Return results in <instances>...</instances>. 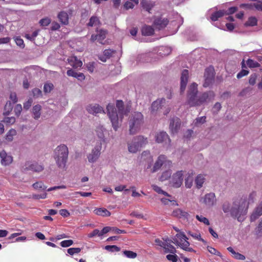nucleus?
Wrapping results in <instances>:
<instances>
[{"instance_id": "nucleus-1", "label": "nucleus", "mask_w": 262, "mask_h": 262, "mask_svg": "<svg viewBox=\"0 0 262 262\" xmlns=\"http://www.w3.org/2000/svg\"><path fill=\"white\" fill-rule=\"evenodd\" d=\"M116 107L118 113L113 104H108L106 107L108 116L115 130L120 125L124 116H127L131 110V105L127 104L125 106L122 100H117Z\"/></svg>"}, {"instance_id": "nucleus-2", "label": "nucleus", "mask_w": 262, "mask_h": 262, "mask_svg": "<svg viewBox=\"0 0 262 262\" xmlns=\"http://www.w3.org/2000/svg\"><path fill=\"white\" fill-rule=\"evenodd\" d=\"M198 84L193 82L189 86L187 92V103L190 106H200L205 102L213 100L215 94L213 91H208L198 95Z\"/></svg>"}, {"instance_id": "nucleus-3", "label": "nucleus", "mask_w": 262, "mask_h": 262, "mask_svg": "<svg viewBox=\"0 0 262 262\" xmlns=\"http://www.w3.org/2000/svg\"><path fill=\"white\" fill-rule=\"evenodd\" d=\"M222 208L225 213L230 212L232 217L237 219L239 222H242L244 220V216L247 212L248 206L247 200L241 198L235 200L231 206L228 202L224 203Z\"/></svg>"}, {"instance_id": "nucleus-4", "label": "nucleus", "mask_w": 262, "mask_h": 262, "mask_svg": "<svg viewBox=\"0 0 262 262\" xmlns=\"http://www.w3.org/2000/svg\"><path fill=\"white\" fill-rule=\"evenodd\" d=\"M69 155L68 147L64 144L58 146L54 151V158L58 167L60 169L66 168Z\"/></svg>"}, {"instance_id": "nucleus-5", "label": "nucleus", "mask_w": 262, "mask_h": 262, "mask_svg": "<svg viewBox=\"0 0 262 262\" xmlns=\"http://www.w3.org/2000/svg\"><path fill=\"white\" fill-rule=\"evenodd\" d=\"M130 134H135L143 123V116L140 112H134L129 117L128 121Z\"/></svg>"}, {"instance_id": "nucleus-6", "label": "nucleus", "mask_w": 262, "mask_h": 262, "mask_svg": "<svg viewBox=\"0 0 262 262\" xmlns=\"http://www.w3.org/2000/svg\"><path fill=\"white\" fill-rule=\"evenodd\" d=\"M172 239V242L183 250L190 252H196L195 250L189 247L190 243L187 241L188 238L183 232L178 233Z\"/></svg>"}, {"instance_id": "nucleus-7", "label": "nucleus", "mask_w": 262, "mask_h": 262, "mask_svg": "<svg viewBox=\"0 0 262 262\" xmlns=\"http://www.w3.org/2000/svg\"><path fill=\"white\" fill-rule=\"evenodd\" d=\"M148 143L147 138L142 136H138L134 138L130 143H128V151L132 153H136L141 147Z\"/></svg>"}, {"instance_id": "nucleus-8", "label": "nucleus", "mask_w": 262, "mask_h": 262, "mask_svg": "<svg viewBox=\"0 0 262 262\" xmlns=\"http://www.w3.org/2000/svg\"><path fill=\"white\" fill-rule=\"evenodd\" d=\"M165 104V99L164 98H161L160 99H157L154 101L151 106V113L154 114H155L157 111H160L165 108V110L163 112L164 115H166L170 112L169 107H165L164 104Z\"/></svg>"}, {"instance_id": "nucleus-9", "label": "nucleus", "mask_w": 262, "mask_h": 262, "mask_svg": "<svg viewBox=\"0 0 262 262\" xmlns=\"http://www.w3.org/2000/svg\"><path fill=\"white\" fill-rule=\"evenodd\" d=\"M43 169V166L42 165L38 164L36 162H27L23 167V170H32L34 172H40Z\"/></svg>"}, {"instance_id": "nucleus-10", "label": "nucleus", "mask_w": 262, "mask_h": 262, "mask_svg": "<svg viewBox=\"0 0 262 262\" xmlns=\"http://www.w3.org/2000/svg\"><path fill=\"white\" fill-rule=\"evenodd\" d=\"M183 181V172L182 170L178 171L173 174L171 183L172 186L175 188L180 187Z\"/></svg>"}, {"instance_id": "nucleus-11", "label": "nucleus", "mask_w": 262, "mask_h": 262, "mask_svg": "<svg viewBox=\"0 0 262 262\" xmlns=\"http://www.w3.org/2000/svg\"><path fill=\"white\" fill-rule=\"evenodd\" d=\"M101 143H99L96 145L94 148L92 150V152L88 156V160L91 163L95 162L100 155V151L101 150Z\"/></svg>"}, {"instance_id": "nucleus-12", "label": "nucleus", "mask_w": 262, "mask_h": 262, "mask_svg": "<svg viewBox=\"0 0 262 262\" xmlns=\"http://www.w3.org/2000/svg\"><path fill=\"white\" fill-rule=\"evenodd\" d=\"M169 20L168 18L160 16L155 18L153 25L156 29L161 30L164 29L167 26Z\"/></svg>"}, {"instance_id": "nucleus-13", "label": "nucleus", "mask_w": 262, "mask_h": 262, "mask_svg": "<svg viewBox=\"0 0 262 262\" xmlns=\"http://www.w3.org/2000/svg\"><path fill=\"white\" fill-rule=\"evenodd\" d=\"M166 162H167L169 165L171 163V161H167L166 160V157L165 156L163 155H160L154 165V167L151 170V172H155L157 171Z\"/></svg>"}, {"instance_id": "nucleus-14", "label": "nucleus", "mask_w": 262, "mask_h": 262, "mask_svg": "<svg viewBox=\"0 0 262 262\" xmlns=\"http://www.w3.org/2000/svg\"><path fill=\"white\" fill-rule=\"evenodd\" d=\"M181 120L180 119L174 117L170 119L169 124V129L172 134L177 133L180 128Z\"/></svg>"}, {"instance_id": "nucleus-15", "label": "nucleus", "mask_w": 262, "mask_h": 262, "mask_svg": "<svg viewBox=\"0 0 262 262\" xmlns=\"http://www.w3.org/2000/svg\"><path fill=\"white\" fill-rule=\"evenodd\" d=\"M98 33L96 35L93 34L91 37V40L93 42L97 40L100 43L104 44L103 40L105 38L107 34V31L104 30H100L97 31Z\"/></svg>"}, {"instance_id": "nucleus-16", "label": "nucleus", "mask_w": 262, "mask_h": 262, "mask_svg": "<svg viewBox=\"0 0 262 262\" xmlns=\"http://www.w3.org/2000/svg\"><path fill=\"white\" fill-rule=\"evenodd\" d=\"M188 75L189 72L187 70H184L181 73L180 86V91L181 93H184L186 89L188 82Z\"/></svg>"}, {"instance_id": "nucleus-17", "label": "nucleus", "mask_w": 262, "mask_h": 262, "mask_svg": "<svg viewBox=\"0 0 262 262\" xmlns=\"http://www.w3.org/2000/svg\"><path fill=\"white\" fill-rule=\"evenodd\" d=\"M203 202L208 206H212L216 202L215 194L212 192L206 194L203 198Z\"/></svg>"}, {"instance_id": "nucleus-18", "label": "nucleus", "mask_w": 262, "mask_h": 262, "mask_svg": "<svg viewBox=\"0 0 262 262\" xmlns=\"http://www.w3.org/2000/svg\"><path fill=\"white\" fill-rule=\"evenodd\" d=\"M86 110L89 113L92 114L93 115L104 113L103 108L97 104H90L88 105Z\"/></svg>"}, {"instance_id": "nucleus-19", "label": "nucleus", "mask_w": 262, "mask_h": 262, "mask_svg": "<svg viewBox=\"0 0 262 262\" xmlns=\"http://www.w3.org/2000/svg\"><path fill=\"white\" fill-rule=\"evenodd\" d=\"M0 157L1 158V163L4 166L9 165L13 161L12 157L8 155L5 150H2L0 152Z\"/></svg>"}, {"instance_id": "nucleus-20", "label": "nucleus", "mask_w": 262, "mask_h": 262, "mask_svg": "<svg viewBox=\"0 0 262 262\" xmlns=\"http://www.w3.org/2000/svg\"><path fill=\"white\" fill-rule=\"evenodd\" d=\"M262 215V202L256 207L250 216L251 222L255 221Z\"/></svg>"}, {"instance_id": "nucleus-21", "label": "nucleus", "mask_w": 262, "mask_h": 262, "mask_svg": "<svg viewBox=\"0 0 262 262\" xmlns=\"http://www.w3.org/2000/svg\"><path fill=\"white\" fill-rule=\"evenodd\" d=\"M68 63L74 68L77 69L81 67L82 62L78 59L76 56H71L68 59Z\"/></svg>"}, {"instance_id": "nucleus-22", "label": "nucleus", "mask_w": 262, "mask_h": 262, "mask_svg": "<svg viewBox=\"0 0 262 262\" xmlns=\"http://www.w3.org/2000/svg\"><path fill=\"white\" fill-rule=\"evenodd\" d=\"M154 32L155 30L151 26L145 25L141 29V33L143 36H151L154 35Z\"/></svg>"}, {"instance_id": "nucleus-23", "label": "nucleus", "mask_w": 262, "mask_h": 262, "mask_svg": "<svg viewBox=\"0 0 262 262\" xmlns=\"http://www.w3.org/2000/svg\"><path fill=\"white\" fill-rule=\"evenodd\" d=\"M57 17L62 25H67L69 24V15L66 11H62L60 12Z\"/></svg>"}, {"instance_id": "nucleus-24", "label": "nucleus", "mask_w": 262, "mask_h": 262, "mask_svg": "<svg viewBox=\"0 0 262 262\" xmlns=\"http://www.w3.org/2000/svg\"><path fill=\"white\" fill-rule=\"evenodd\" d=\"M156 140L158 143H162L166 140L170 142V139L166 132H161L156 136Z\"/></svg>"}, {"instance_id": "nucleus-25", "label": "nucleus", "mask_w": 262, "mask_h": 262, "mask_svg": "<svg viewBox=\"0 0 262 262\" xmlns=\"http://www.w3.org/2000/svg\"><path fill=\"white\" fill-rule=\"evenodd\" d=\"M94 212L97 215L102 216H110L111 212L104 208H97L94 210Z\"/></svg>"}, {"instance_id": "nucleus-26", "label": "nucleus", "mask_w": 262, "mask_h": 262, "mask_svg": "<svg viewBox=\"0 0 262 262\" xmlns=\"http://www.w3.org/2000/svg\"><path fill=\"white\" fill-rule=\"evenodd\" d=\"M115 52V51L111 49H106L103 51V55L100 56L99 59L105 62L107 59H109Z\"/></svg>"}, {"instance_id": "nucleus-27", "label": "nucleus", "mask_w": 262, "mask_h": 262, "mask_svg": "<svg viewBox=\"0 0 262 262\" xmlns=\"http://www.w3.org/2000/svg\"><path fill=\"white\" fill-rule=\"evenodd\" d=\"M141 5L143 8L150 13V11L154 6V4L147 0H142L141 2Z\"/></svg>"}, {"instance_id": "nucleus-28", "label": "nucleus", "mask_w": 262, "mask_h": 262, "mask_svg": "<svg viewBox=\"0 0 262 262\" xmlns=\"http://www.w3.org/2000/svg\"><path fill=\"white\" fill-rule=\"evenodd\" d=\"M172 214L173 216L179 218L184 217L186 219L188 217V216L189 215V214L187 212L184 211L179 208L173 210Z\"/></svg>"}, {"instance_id": "nucleus-29", "label": "nucleus", "mask_w": 262, "mask_h": 262, "mask_svg": "<svg viewBox=\"0 0 262 262\" xmlns=\"http://www.w3.org/2000/svg\"><path fill=\"white\" fill-rule=\"evenodd\" d=\"M41 106L39 104L35 105L33 107L32 113L35 119H38L40 118L41 115Z\"/></svg>"}, {"instance_id": "nucleus-30", "label": "nucleus", "mask_w": 262, "mask_h": 262, "mask_svg": "<svg viewBox=\"0 0 262 262\" xmlns=\"http://www.w3.org/2000/svg\"><path fill=\"white\" fill-rule=\"evenodd\" d=\"M225 14V11L224 10H219L212 13L210 18L212 21H216L219 18L223 16Z\"/></svg>"}, {"instance_id": "nucleus-31", "label": "nucleus", "mask_w": 262, "mask_h": 262, "mask_svg": "<svg viewBox=\"0 0 262 262\" xmlns=\"http://www.w3.org/2000/svg\"><path fill=\"white\" fill-rule=\"evenodd\" d=\"M205 178L204 177L202 174H199L195 180V183L196 184V186L198 189H200L203 186V184L205 182Z\"/></svg>"}, {"instance_id": "nucleus-32", "label": "nucleus", "mask_w": 262, "mask_h": 262, "mask_svg": "<svg viewBox=\"0 0 262 262\" xmlns=\"http://www.w3.org/2000/svg\"><path fill=\"white\" fill-rule=\"evenodd\" d=\"M242 68L243 69L237 74L236 76L238 79L241 78L242 77L247 75L249 73V71L248 70L244 69V68H246L244 60H243L242 62Z\"/></svg>"}, {"instance_id": "nucleus-33", "label": "nucleus", "mask_w": 262, "mask_h": 262, "mask_svg": "<svg viewBox=\"0 0 262 262\" xmlns=\"http://www.w3.org/2000/svg\"><path fill=\"white\" fill-rule=\"evenodd\" d=\"M100 24V21L99 18L96 16H92L90 19L88 26L90 27H93L95 26H99Z\"/></svg>"}, {"instance_id": "nucleus-34", "label": "nucleus", "mask_w": 262, "mask_h": 262, "mask_svg": "<svg viewBox=\"0 0 262 262\" xmlns=\"http://www.w3.org/2000/svg\"><path fill=\"white\" fill-rule=\"evenodd\" d=\"M210 77L212 78H214V69L211 66L206 68L204 73L205 78H208Z\"/></svg>"}, {"instance_id": "nucleus-35", "label": "nucleus", "mask_w": 262, "mask_h": 262, "mask_svg": "<svg viewBox=\"0 0 262 262\" xmlns=\"http://www.w3.org/2000/svg\"><path fill=\"white\" fill-rule=\"evenodd\" d=\"M151 187L153 189L154 191H155L156 192H157L159 194H162L165 196L171 197V195L169 194L166 191H163L160 187L156 185H152Z\"/></svg>"}, {"instance_id": "nucleus-36", "label": "nucleus", "mask_w": 262, "mask_h": 262, "mask_svg": "<svg viewBox=\"0 0 262 262\" xmlns=\"http://www.w3.org/2000/svg\"><path fill=\"white\" fill-rule=\"evenodd\" d=\"M188 234L190 235L193 238L197 239L199 241L202 242L204 244H206V242L201 237V234L199 232H191L190 231L188 232Z\"/></svg>"}, {"instance_id": "nucleus-37", "label": "nucleus", "mask_w": 262, "mask_h": 262, "mask_svg": "<svg viewBox=\"0 0 262 262\" xmlns=\"http://www.w3.org/2000/svg\"><path fill=\"white\" fill-rule=\"evenodd\" d=\"M13 108V104L10 101L7 102L4 107V115H8L12 111Z\"/></svg>"}, {"instance_id": "nucleus-38", "label": "nucleus", "mask_w": 262, "mask_h": 262, "mask_svg": "<svg viewBox=\"0 0 262 262\" xmlns=\"http://www.w3.org/2000/svg\"><path fill=\"white\" fill-rule=\"evenodd\" d=\"M16 135V131L14 129H11L7 133L6 136V140L8 141H12L13 137Z\"/></svg>"}, {"instance_id": "nucleus-39", "label": "nucleus", "mask_w": 262, "mask_h": 262, "mask_svg": "<svg viewBox=\"0 0 262 262\" xmlns=\"http://www.w3.org/2000/svg\"><path fill=\"white\" fill-rule=\"evenodd\" d=\"M246 63L248 67L250 68H257L260 67V64L258 62L251 59H248L247 60Z\"/></svg>"}, {"instance_id": "nucleus-40", "label": "nucleus", "mask_w": 262, "mask_h": 262, "mask_svg": "<svg viewBox=\"0 0 262 262\" xmlns=\"http://www.w3.org/2000/svg\"><path fill=\"white\" fill-rule=\"evenodd\" d=\"M171 175V171L170 170H166L162 173L159 180L162 182L165 181L166 180H167L169 178H170Z\"/></svg>"}, {"instance_id": "nucleus-41", "label": "nucleus", "mask_w": 262, "mask_h": 262, "mask_svg": "<svg viewBox=\"0 0 262 262\" xmlns=\"http://www.w3.org/2000/svg\"><path fill=\"white\" fill-rule=\"evenodd\" d=\"M257 19L255 17H250L245 25L246 26H255L257 25Z\"/></svg>"}, {"instance_id": "nucleus-42", "label": "nucleus", "mask_w": 262, "mask_h": 262, "mask_svg": "<svg viewBox=\"0 0 262 262\" xmlns=\"http://www.w3.org/2000/svg\"><path fill=\"white\" fill-rule=\"evenodd\" d=\"M123 254L129 258H135L137 256V254L132 251L124 250L123 251Z\"/></svg>"}, {"instance_id": "nucleus-43", "label": "nucleus", "mask_w": 262, "mask_h": 262, "mask_svg": "<svg viewBox=\"0 0 262 262\" xmlns=\"http://www.w3.org/2000/svg\"><path fill=\"white\" fill-rule=\"evenodd\" d=\"M54 85L51 82L46 83L43 86V91L46 93H50L53 89Z\"/></svg>"}, {"instance_id": "nucleus-44", "label": "nucleus", "mask_w": 262, "mask_h": 262, "mask_svg": "<svg viewBox=\"0 0 262 262\" xmlns=\"http://www.w3.org/2000/svg\"><path fill=\"white\" fill-rule=\"evenodd\" d=\"M51 22V19L49 17L42 18L39 20V24L41 26H48Z\"/></svg>"}, {"instance_id": "nucleus-45", "label": "nucleus", "mask_w": 262, "mask_h": 262, "mask_svg": "<svg viewBox=\"0 0 262 262\" xmlns=\"http://www.w3.org/2000/svg\"><path fill=\"white\" fill-rule=\"evenodd\" d=\"M33 187L35 189L44 190L47 188L42 182H38L33 184Z\"/></svg>"}, {"instance_id": "nucleus-46", "label": "nucleus", "mask_w": 262, "mask_h": 262, "mask_svg": "<svg viewBox=\"0 0 262 262\" xmlns=\"http://www.w3.org/2000/svg\"><path fill=\"white\" fill-rule=\"evenodd\" d=\"M207 249L208 250V251L212 254H213V255H217L220 257H222V255L221 254V253L219 251H217L216 249L212 247H210V246H208L207 247Z\"/></svg>"}, {"instance_id": "nucleus-47", "label": "nucleus", "mask_w": 262, "mask_h": 262, "mask_svg": "<svg viewBox=\"0 0 262 262\" xmlns=\"http://www.w3.org/2000/svg\"><path fill=\"white\" fill-rule=\"evenodd\" d=\"M81 250L80 248H70L67 250V252L70 255H73L75 254L79 253Z\"/></svg>"}, {"instance_id": "nucleus-48", "label": "nucleus", "mask_w": 262, "mask_h": 262, "mask_svg": "<svg viewBox=\"0 0 262 262\" xmlns=\"http://www.w3.org/2000/svg\"><path fill=\"white\" fill-rule=\"evenodd\" d=\"M105 249L111 252H118L120 250V248L116 245H107L105 246Z\"/></svg>"}, {"instance_id": "nucleus-49", "label": "nucleus", "mask_w": 262, "mask_h": 262, "mask_svg": "<svg viewBox=\"0 0 262 262\" xmlns=\"http://www.w3.org/2000/svg\"><path fill=\"white\" fill-rule=\"evenodd\" d=\"M14 40L15 41L16 44L19 46L21 49L25 48V43L24 42V40L20 37L17 36L14 38Z\"/></svg>"}, {"instance_id": "nucleus-50", "label": "nucleus", "mask_w": 262, "mask_h": 262, "mask_svg": "<svg viewBox=\"0 0 262 262\" xmlns=\"http://www.w3.org/2000/svg\"><path fill=\"white\" fill-rule=\"evenodd\" d=\"M196 219L206 225H209L210 224L209 220L206 217L202 215H196Z\"/></svg>"}, {"instance_id": "nucleus-51", "label": "nucleus", "mask_w": 262, "mask_h": 262, "mask_svg": "<svg viewBox=\"0 0 262 262\" xmlns=\"http://www.w3.org/2000/svg\"><path fill=\"white\" fill-rule=\"evenodd\" d=\"M60 244L62 247H68L73 244V241L72 239L64 240L61 242Z\"/></svg>"}, {"instance_id": "nucleus-52", "label": "nucleus", "mask_w": 262, "mask_h": 262, "mask_svg": "<svg viewBox=\"0 0 262 262\" xmlns=\"http://www.w3.org/2000/svg\"><path fill=\"white\" fill-rule=\"evenodd\" d=\"M214 81V78L212 77H208V78H205V81L203 84V86L204 88H207Z\"/></svg>"}, {"instance_id": "nucleus-53", "label": "nucleus", "mask_w": 262, "mask_h": 262, "mask_svg": "<svg viewBox=\"0 0 262 262\" xmlns=\"http://www.w3.org/2000/svg\"><path fill=\"white\" fill-rule=\"evenodd\" d=\"M166 248L167 250H165V252L166 253L167 252H170L172 254H175L177 252V250L176 248L173 246L172 245L169 244H166Z\"/></svg>"}, {"instance_id": "nucleus-54", "label": "nucleus", "mask_w": 262, "mask_h": 262, "mask_svg": "<svg viewBox=\"0 0 262 262\" xmlns=\"http://www.w3.org/2000/svg\"><path fill=\"white\" fill-rule=\"evenodd\" d=\"M3 121L6 124H12L15 122V118L14 117H5Z\"/></svg>"}, {"instance_id": "nucleus-55", "label": "nucleus", "mask_w": 262, "mask_h": 262, "mask_svg": "<svg viewBox=\"0 0 262 262\" xmlns=\"http://www.w3.org/2000/svg\"><path fill=\"white\" fill-rule=\"evenodd\" d=\"M257 78V75L256 74H253L250 75L249 79V83L250 84L253 85L256 82Z\"/></svg>"}, {"instance_id": "nucleus-56", "label": "nucleus", "mask_w": 262, "mask_h": 262, "mask_svg": "<svg viewBox=\"0 0 262 262\" xmlns=\"http://www.w3.org/2000/svg\"><path fill=\"white\" fill-rule=\"evenodd\" d=\"M206 117L205 116H202L201 117H198L196 118L195 122V125H198L200 124H203L204 122H206Z\"/></svg>"}, {"instance_id": "nucleus-57", "label": "nucleus", "mask_w": 262, "mask_h": 262, "mask_svg": "<svg viewBox=\"0 0 262 262\" xmlns=\"http://www.w3.org/2000/svg\"><path fill=\"white\" fill-rule=\"evenodd\" d=\"M155 243L157 244V245L163 247L165 249V250H167V248H166V244L167 243L166 242H163V241H161L160 239L157 238V239H156Z\"/></svg>"}, {"instance_id": "nucleus-58", "label": "nucleus", "mask_w": 262, "mask_h": 262, "mask_svg": "<svg viewBox=\"0 0 262 262\" xmlns=\"http://www.w3.org/2000/svg\"><path fill=\"white\" fill-rule=\"evenodd\" d=\"M167 259L172 262H177L178 256L176 254H168L166 256Z\"/></svg>"}, {"instance_id": "nucleus-59", "label": "nucleus", "mask_w": 262, "mask_h": 262, "mask_svg": "<svg viewBox=\"0 0 262 262\" xmlns=\"http://www.w3.org/2000/svg\"><path fill=\"white\" fill-rule=\"evenodd\" d=\"M256 195V193L255 192H254V191L251 192L249 194V198H248V202H247V203L248 204V206H249V204L254 202V200L255 198Z\"/></svg>"}, {"instance_id": "nucleus-60", "label": "nucleus", "mask_w": 262, "mask_h": 262, "mask_svg": "<svg viewBox=\"0 0 262 262\" xmlns=\"http://www.w3.org/2000/svg\"><path fill=\"white\" fill-rule=\"evenodd\" d=\"M22 111V107L21 104H18L14 107V113L17 116H19Z\"/></svg>"}, {"instance_id": "nucleus-61", "label": "nucleus", "mask_w": 262, "mask_h": 262, "mask_svg": "<svg viewBox=\"0 0 262 262\" xmlns=\"http://www.w3.org/2000/svg\"><path fill=\"white\" fill-rule=\"evenodd\" d=\"M32 93L33 94V96L35 97H38L39 96H41L42 95V92L41 91L38 89V88H35L32 90Z\"/></svg>"}, {"instance_id": "nucleus-62", "label": "nucleus", "mask_w": 262, "mask_h": 262, "mask_svg": "<svg viewBox=\"0 0 262 262\" xmlns=\"http://www.w3.org/2000/svg\"><path fill=\"white\" fill-rule=\"evenodd\" d=\"M185 186L187 188H190L192 186V179L190 177H187L185 179Z\"/></svg>"}, {"instance_id": "nucleus-63", "label": "nucleus", "mask_w": 262, "mask_h": 262, "mask_svg": "<svg viewBox=\"0 0 262 262\" xmlns=\"http://www.w3.org/2000/svg\"><path fill=\"white\" fill-rule=\"evenodd\" d=\"M47 195V193L44 192L40 194H33L32 198L34 199H45Z\"/></svg>"}, {"instance_id": "nucleus-64", "label": "nucleus", "mask_w": 262, "mask_h": 262, "mask_svg": "<svg viewBox=\"0 0 262 262\" xmlns=\"http://www.w3.org/2000/svg\"><path fill=\"white\" fill-rule=\"evenodd\" d=\"M86 68H87L88 70L90 73H93L94 70V69H95L94 63L93 62H89L88 63L86 64Z\"/></svg>"}]
</instances>
